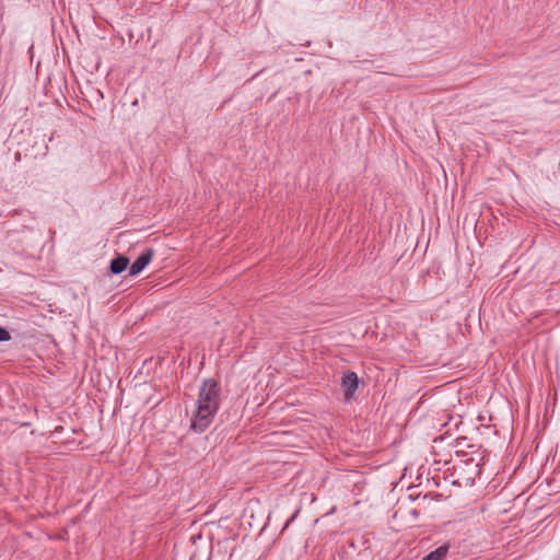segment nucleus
<instances>
[{
    "label": "nucleus",
    "instance_id": "1",
    "mask_svg": "<svg viewBox=\"0 0 560 560\" xmlns=\"http://www.w3.org/2000/svg\"><path fill=\"white\" fill-rule=\"evenodd\" d=\"M220 386L212 378L205 380L200 387L197 409L191 419L190 429L202 433L211 424L220 406Z\"/></svg>",
    "mask_w": 560,
    "mask_h": 560
},
{
    "label": "nucleus",
    "instance_id": "2",
    "mask_svg": "<svg viewBox=\"0 0 560 560\" xmlns=\"http://www.w3.org/2000/svg\"><path fill=\"white\" fill-rule=\"evenodd\" d=\"M359 378L357 373L348 371L341 378V385L345 389V398L350 399L358 388Z\"/></svg>",
    "mask_w": 560,
    "mask_h": 560
},
{
    "label": "nucleus",
    "instance_id": "3",
    "mask_svg": "<svg viewBox=\"0 0 560 560\" xmlns=\"http://www.w3.org/2000/svg\"><path fill=\"white\" fill-rule=\"evenodd\" d=\"M153 257V249H147L143 252L130 266L129 275L137 276L139 275L151 261Z\"/></svg>",
    "mask_w": 560,
    "mask_h": 560
},
{
    "label": "nucleus",
    "instance_id": "4",
    "mask_svg": "<svg viewBox=\"0 0 560 560\" xmlns=\"http://www.w3.org/2000/svg\"><path fill=\"white\" fill-rule=\"evenodd\" d=\"M129 259L122 255L115 257L109 265L110 272L114 275H119L125 271L128 267Z\"/></svg>",
    "mask_w": 560,
    "mask_h": 560
},
{
    "label": "nucleus",
    "instance_id": "5",
    "mask_svg": "<svg viewBox=\"0 0 560 560\" xmlns=\"http://www.w3.org/2000/svg\"><path fill=\"white\" fill-rule=\"evenodd\" d=\"M448 545H442L427 555L422 560H444L448 553Z\"/></svg>",
    "mask_w": 560,
    "mask_h": 560
},
{
    "label": "nucleus",
    "instance_id": "6",
    "mask_svg": "<svg viewBox=\"0 0 560 560\" xmlns=\"http://www.w3.org/2000/svg\"><path fill=\"white\" fill-rule=\"evenodd\" d=\"M10 339V332L5 328L0 327V341H9Z\"/></svg>",
    "mask_w": 560,
    "mask_h": 560
},
{
    "label": "nucleus",
    "instance_id": "7",
    "mask_svg": "<svg viewBox=\"0 0 560 560\" xmlns=\"http://www.w3.org/2000/svg\"><path fill=\"white\" fill-rule=\"evenodd\" d=\"M298 513H299V511H296V512H295V513H294V514H293V515H292V516H291V517L285 522L283 529H285V528H287V527H288V526L293 522V520L296 517Z\"/></svg>",
    "mask_w": 560,
    "mask_h": 560
}]
</instances>
